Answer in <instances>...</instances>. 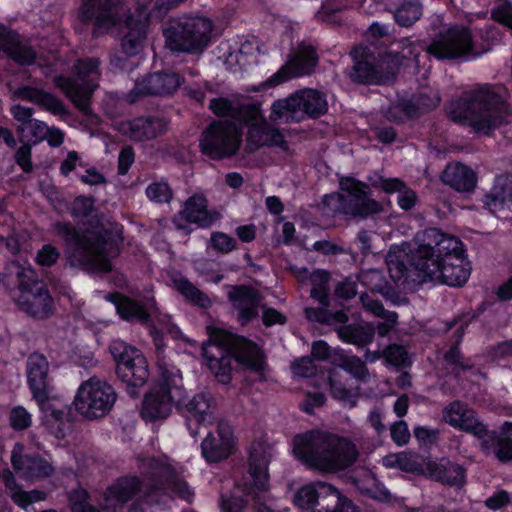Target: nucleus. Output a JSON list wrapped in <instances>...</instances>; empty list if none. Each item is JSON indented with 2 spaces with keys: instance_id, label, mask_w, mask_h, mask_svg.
Wrapping results in <instances>:
<instances>
[{
  "instance_id": "obj_34",
  "label": "nucleus",
  "mask_w": 512,
  "mask_h": 512,
  "mask_svg": "<svg viewBox=\"0 0 512 512\" xmlns=\"http://www.w3.org/2000/svg\"><path fill=\"white\" fill-rule=\"evenodd\" d=\"M0 477L13 502L25 511H29V507L33 503L43 501L46 498V494L43 491L32 490L27 492L22 490L17 485L13 473L8 469L3 470Z\"/></svg>"
},
{
  "instance_id": "obj_47",
  "label": "nucleus",
  "mask_w": 512,
  "mask_h": 512,
  "mask_svg": "<svg viewBox=\"0 0 512 512\" xmlns=\"http://www.w3.org/2000/svg\"><path fill=\"white\" fill-rule=\"evenodd\" d=\"M312 284L311 296L317 299L321 304H327V284L329 274L324 270H316L309 275Z\"/></svg>"
},
{
  "instance_id": "obj_19",
  "label": "nucleus",
  "mask_w": 512,
  "mask_h": 512,
  "mask_svg": "<svg viewBox=\"0 0 512 512\" xmlns=\"http://www.w3.org/2000/svg\"><path fill=\"white\" fill-rule=\"evenodd\" d=\"M241 142V132L235 123L227 120L212 123L203 133L202 152L212 159H221L236 153Z\"/></svg>"
},
{
  "instance_id": "obj_59",
  "label": "nucleus",
  "mask_w": 512,
  "mask_h": 512,
  "mask_svg": "<svg viewBox=\"0 0 512 512\" xmlns=\"http://www.w3.org/2000/svg\"><path fill=\"white\" fill-rule=\"evenodd\" d=\"M150 333L153 337L154 344L156 346V350H157L158 354H160L161 349L164 346V341H163L164 333H169L174 336H177L179 334V331L176 327L172 326L170 323H164L161 325L160 328H157V327L152 328Z\"/></svg>"
},
{
  "instance_id": "obj_58",
  "label": "nucleus",
  "mask_w": 512,
  "mask_h": 512,
  "mask_svg": "<svg viewBox=\"0 0 512 512\" xmlns=\"http://www.w3.org/2000/svg\"><path fill=\"white\" fill-rule=\"evenodd\" d=\"M399 456L404 457H401V459L399 460L398 469H401L406 472L421 471L423 473L425 465L422 466L420 464L417 455L408 452H399Z\"/></svg>"
},
{
  "instance_id": "obj_10",
  "label": "nucleus",
  "mask_w": 512,
  "mask_h": 512,
  "mask_svg": "<svg viewBox=\"0 0 512 512\" xmlns=\"http://www.w3.org/2000/svg\"><path fill=\"white\" fill-rule=\"evenodd\" d=\"M163 33L172 51L199 53L210 44L214 24L205 16L184 15L171 20Z\"/></svg>"
},
{
  "instance_id": "obj_16",
  "label": "nucleus",
  "mask_w": 512,
  "mask_h": 512,
  "mask_svg": "<svg viewBox=\"0 0 512 512\" xmlns=\"http://www.w3.org/2000/svg\"><path fill=\"white\" fill-rule=\"evenodd\" d=\"M116 362V372L129 386L139 387L149 378L148 363L143 353L120 339L113 340L109 346Z\"/></svg>"
},
{
  "instance_id": "obj_44",
  "label": "nucleus",
  "mask_w": 512,
  "mask_h": 512,
  "mask_svg": "<svg viewBox=\"0 0 512 512\" xmlns=\"http://www.w3.org/2000/svg\"><path fill=\"white\" fill-rule=\"evenodd\" d=\"M18 95L23 100L34 102L54 112L62 108L61 102L55 96L42 90L24 87L19 89Z\"/></svg>"
},
{
  "instance_id": "obj_9",
  "label": "nucleus",
  "mask_w": 512,
  "mask_h": 512,
  "mask_svg": "<svg viewBox=\"0 0 512 512\" xmlns=\"http://www.w3.org/2000/svg\"><path fill=\"white\" fill-rule=\"evenodd\" d=\"M158 367L161 382L145 396L141 409V416L147 421L168 417L172 406L181 403L184 394L180 371L162 359H159Z\"/></svg>"
},
{
  "instance_id": "obj_36",
  "label": "nucleus",
  "mask_w": 512,
  "mask_h": 512,
  "mask_svg": "<svg viewBox=\"0 0 512 512\" xmlns=\"http://www.w3.org/2000/svg\"><path fill=\"white\" fill-rule=\"evenodd\" d=\"M297 98L298 115L303 119L305 116L315 117L327 110L325 97L313 89H306L295 93Z\"/></svg>"
},
{
  "instance_id": "obj_35",
  "label": "nucleus",
  "mask_w": 512,
  "mask_h": 512,
  "mask_svg": "<svg viewBox=\"0 0 512 512\" xmlns=\"http://www.w3.org/2000/svg\"><path fill=\"white\" fill-rule=\"evenodd\" d=\"M443 181L459 192L472 191L476 185L475 172L461 163L450 164L443 172Z\"/></svg>"
},
{
  "instance_id": "obj_57",
  "label": "nucleus",
  "mask_w": 512,
  "mask_h": 512,
  "mask_svg": "<svg viewBox=\"0 0 512 512\" xmlns=\"http://www.w3.org/2000/svg\"><path fill=\"white\" fill-rule=\"evenodd\" d=\"M398 47H401V51H398V49H391L390 53L388 54L392 56L391 59H394V63L397 65V69L401 65V59H416L418 55V49L416 45L412 44L409 40H403L400 44H398Z\"/></svg>"
},
{
  "instance_id": "obj_48",
  "label": "nucleus",
  "mask_w": 512,
  "mask_h": 512,
  "mask_svg": "<svg viewBox=\"0 0 512 512\" xmlns=\"http://www.w3.org/2000/svg\"><path fill=\"white\" fill-rule=\"evenodd\" d=\"M422 15V7L417 2H405L401 4L396 12L395 19L402 26H410Z\"/></svg>"
},
{
  "instance_id": "obj_14",
  "label": "nucleus",
  "mask_w": 512,
  "mask_h": 512,
  "mask_svg": "<svg viewBox=\"0 0 512 512\" xmlns=\"http://www.w3.org/2000/svg\"><path fill=\"white\" fill-rule=\"evenodd\" d=\"M340 188L346 195L333 193L324 198V204L333 212L366 215L379 211V204L367 196V186L354 178H341Z\"/></svg>"
},
{
  "instance_id": "obj_30",
  "label": "nucleus",
  "mask_w": 512,
  "mask_h": 512,
  "mask_svg": "<svg viewBox=\"0 0 512 512\" xmlns=\"http://www.w3.org/2000/svg\"><path fill=\"white\" fill-rule=\"evenodd\" d=\"M484 207L496 213L512 205V175L496 178L491 191L483 198Z\"/></svg>"
},
{
  "instance_id": "obj_5",
  "label": "nucleus",
  "mask_w": 512,
  "mask_h": 512,
  "mask_svg": "<svg viewBox=\"0 0 512 512\" xmlns=\"http://www.w3.org/2000/svg\"><path fill=\"white\" fill-rule=\"evenodd\" d=\"M292 451L303 463L323 472L346 469L358 457V451L351 441L320 431L296 435Z\"/></svg>"
},
{
  "instance_id": "obj_60",
  "label": "nucleus",
  "mask_w": 512,
  "mask_h": 512,
  "mask_svg": "<svg viewBox=\"0 0 512 512\" xmlns=\"http://www.w3.org/2000/svg\"><path fill=\"white\" fill-rule=\"evenodd\" d=\"M60 252L51 244H46L37 253V263L42 266H51L57 262Z\"/></svg>"
},
{
  "instance_id": "obj_49",
  "label": "nucleus",
  "mask_w": 512,
  "mask_h": 512,
  "mask_svg": "<svg viewBox=\"0 0 512 512\" xmlns=\"http://www.w3.org/2000/svg\"><path fill=\"white\" fill-rule=\"evenodd\" d=\"M330 388L332 396L339 400L344 406L354 407L359 398L358 388H346L333 379H330Z\"/></svg>"
},
{
  "instance_id": "obj_33",
  "label": "nucleus",
  "mask_w": 512,
  "mask_h": 512,
  "mask_svg": "<svg viewBox=\"0 0 512 512\" xmlns=\"http://www.w3.org/2000/svg\"><path fill=\"white\" fill-rule=\"evenodd\" d=\"M180 217L200 227H208L218 219V214L207 209V200L202 195H193L186 202Z\"/></svg>"
},
{
  "instance_id": "obj_6",
  "label": "nucleus",
  "mask_w": 512,
  "mask_h": 512,
  "mask_svg": "<svg viewBox=\"0 0 512 512\" xmlns=\"http://www.w3.org/2000/svg\"><path fill=\"white\" fill-rule=\"evenodd\" d=\"M447 112L458 123L471 126L476 132L489 134L507 117L504 98L499 89L481 85L452 101Z\"/></svg>"
},
{
  "instance_id": "obj_37",
  "label": "nucleus",
  "mask_w": 512,
  "mask_h": 512,
  "mask_svg": "<svg viewBox=\"0 0 512 512\" xmlns=\"http://www.w3.org/2000/svg\"><path fill=\"white\" fill-rule=\"evenodd\" d=\"M440 103L438 93L431 89L425 88L411 101L401 105L404 116L414 117L418 113L429 111L437 107Z\"/></svg>"
},
{
  "instance_id": "obj_56",
  "label": "nucleus",
  "mask_w": 512,
  "mask_h": 512,
  "mask_svg": "<svg viewBox=\"0 0 512 512\" xmlns=\"http://www.w3.org/2000/svg\"><path fill=\"white\" fill-rule=\"evenodd\" d=\"M360 281L371 291V294L368 295L373 299H375V292L383 293L382 275L378 270H368L362 272L360 275Z\"/></svg>"
},
{
  "instance_id": "obj_20",
  "label": "nucleus",
  "mask_w": 512,
  "mask_h": 512,
  "mask_svg": "<svg viewBox=\"0 0 512 512\" xmlns=\"http://www.w3.org/2000/svg\"><path fill=\"white\" fill-rule=\"evenodd\" d=\"M237 120L249 127L248 142L253 147L264 145L281 146L283 136L278 129L270 127L260 110L259 104L243 106L238 113Z\"/></svg>"
},
{
  "instance_id": "obj_23",
  "label": "nucleus",
  "mask_w": 512,
  "mask_h": 512,
  "mask_svg": "<svg viewBox=\"0 0 512 512\" xmlns=\"http://www.w3.org/2000/svg\"><path fill=\"white\" fill-rule=\"evenodd\" d=\"M317 63V55L311 46H300L289 62L273 74L264 87L279 85L291 78L309 74Z\"/></svg>"
},
{
  "instance_id": "obj_8",
  "label": "nucleus",
  "mask_w": 512,
  "mask_h": 512,
  "mask_svg": "<svg viewBox=\"0 0 512 512\" xmlns=\"http://www.w3.org/2000/svg\"><path fill=\"white\" fill-rule=\"evenodd\" d=\"M27 378L33 398L40 407L43 424L56 438H63L69 426L67 410L59 401L49 398L48 361L43 355L32 354L29 357Z\"/></svg>"
},
{
  "instance_id": "obj_55",
  "label": "nucleus",
  "mask_w": 512,
  "mask_h": 512,
  "mask_svg": "<svg viewBox=\"0 0 512 512\" xmlns=\"http://www.w3.org/2000/svg\"><path fill=\"white\" fill-rule=\"evenodd\" d=\"M210 243L214 250L223 254H227L236 248V240L223 232L212 233Z\"/></svg>"
},
{
  "instance_id": "obj_50",
  "label": "nucleus",
  "mask_w": 512,
  "mask_h": 512,
  "mask_svg": "<svg viewBox=\"0 0 512 512\" xmlns=\"http://www.w3.org/2000/svg\"><path fill=\"white\" fill-rule=\"evenodd\" d=\"M148 199L155 203H168L172 198V190L165 181H155L146 188Z\"/></svg>"
},
{
  "instance_id": "obj_31",
  "label": "nucleus",
  "mask_w": 512,
  "mask_h": 512,
  "mask_svg": "<svg viewBox=\"0 0 512 512\" xmlns=\"http://www.w3.org/2000/svg\"><path fill=\"white\" fill-rule=\"evenodd\" d=\"M0 50L20 64H31L35 53L31 47L23 44L19 36L0 24Z\"/></svg>"
},
{
  "instance_id": "obj_61",
  "label": "nucleus",
  "mask_w": 512,
  "mask_h": 512,
  "mask_svg": "<svg viewBox=\"0 0 512 512\" xmlns=\"http://www.w3.org/2000/svg\"><path fill=\"white\" fill-rule=\"evenodd\" d=\"M391 437L398 446H403L408 443L410 439V432L408 425L405 421L395 422L391 426Z\"/></svg>"
},
{
  "instance_id": "obj_51",
  "label": "nucleus",
  "mask_w": 512,
  "mask_h": 512,
  "mask_svg": "<svg viewBox=\"0 0 512 512\" xmlns=\"http://www.w3.org/2000/svg\"><path fill=\"white\" fill-rule=\"evenodd\" d=\"M71 214L74 218L82 220L94 217V200L90 197H77L71 206Z\"/></svg>"
},
{
  "instance_id": "obj_54",
  "label": "nucleus",
  "mask_w": 512,
  "mask_h": 512,
  "mask_svg": "<svg viewBox=\"0 0 512 512\" xmlns=\"http://www.w3.org/2000/svg\"><path fill=\"white\" fill-rule=\"evenodd\" d=\"M370 182L373 187L380 188L387 194H399V192L406 186L405 183L398 178H385L382 176L370 178Z\"/></svg>"
},
{
  "instance_id": "obj_12",
  "label": "nucleus",
  "mask_w": 512,
  "mask_h": 512,
  "mask_svg": "<svg viewBox=\"0 0 512 512\" xmlns=\"http://www.w3.org/2000/svg\"><path fill=\"white\" fill-rule=\"evenodd\" d=\"M15 274L19 283V295L16 303L27 314L44 318L53 310V300L45 286L35 280L34 270L28 266L23 267L13 263L9 268Z\"/></svg>"
},
{
  "instance_id": "obj_11",
  "label": "nucleus",
  "mask_w": 512,
  "mask_h": 512,
  "mask_svg": "<svg viewBox=\"0 0 512 512\" xmlns=\"http://www.w3.org/2000/svg\"><path fill=\"white\" fill-rule=\"evenodd\" d=\"M293 503L304 512H356L353 503L325 482H312L300 487Z\"/></svg>"
},
{
  "instance_id": "obj_52",
  "label": "nucleus",
  "mask_w": 512,
  "mask_h": 512,
  "mask_svg": "<svg viewBox=\"0 0 512 512\" xmlns=\"http://www.w3.org/2000/svg\"><path fill=\"white\" fill-rule=\"evenodd\" d=\"M9 421L14 430H24L32 424V415L23 406H15L10 411Z\"/></svg>"
},
{
  "instance_id": "obj_38",
  "label": "nucleus",
  "mask_w": 512,
  "mask_h": 512,
  "mask_svg": "<svg viewBox=\"0 0 512 512\" xmlns=\"http://www.w3.org/2000/svg\"><path fill=\"white\" fill-rule=\"evenodd\" d=\"M361 302L366 311L385 320L377 325L376 330L380 336H386L396 324L397 314L386 311L378 299L369 295H361Z\"/></svg>"
},
{
  "instance_id": "obj_24",
  "label": "nucleus",
  "mask_w": 512,
  "mask_h": 512,
  "mask_svg": "<svg viewBox=\"0 0 512 512\" xmlns=\"http://www.w3.org/2000/svg\"><path fill=\"white\" fill-rule=\"evenodd\" d=\"M168 122L157 116H141L119 123L120 133L133 141H149L163 135Z\"/></svg>"
},
{
  "instance_id": "obj_1",
  "label": "nucleus",
  "mask_w": 512,
  "mask_h": 512,
  "mask_svg": "<svg viewBox=\"0 0 512 512\" xmlns=\"http://www.w3.org/2000/svg\"><path fill=\"white\" fill-rule=\"evenodd\" d=\"M386 263L395 282L414 269L423 281L461 287L468 281L471 272L462 242L435 228L418 233L412 242L391 247Z\"/></svg>"
},
{
  "instance_id": "obj_4",
  "label": "nucleus",
  "mask_w": 512,
  "mask_h": 512,
  "mask_svg": "<svg viewBox=\"0 0 512 512\" xmlns=\"http://www.w3.org/2000/svg\"><path fill=\"white\" fill-rule=\"evenodd\" d=\"M203 357L208 368L223 384L230 381L231 362H237L263 378L264 362L260 349L251 341L221 329H212L203 345Z\"/></svg>"
},
{
  "instance_id": "obj_17",
  "label": "nucleus",
  "mask_w": 512,
  "mask_h": 512,
  "mask_svg": "<svg viewBox=\"0 0 512 512\" xmlns=\"http://www.w3.org/2000/svg\"><path fill=\"white\" fill-rule=\"evenodd\" d=\"M355 64L351 72L354 81L366 84L390 83L397 73V65L391 55L383 56L376 64L367 47H357L351 53Z\"/></svg>"
},
{
  "instance_id": "obj_25",
  "label": "nucleus",
  "mask_w": 512,
  "mask_h": 512,
  "mask_svg": "<svg viewBox=\"0 0 512 512\" xmlns=\"http://www.w3.org/2000/svg\"><path fill=\"white\" fill-rule=\"evenodd\" d=\"M442 418L450 426L484 438L487 434L485 425L478 421L475 412L466 404L454 401L447 405L442 412Z\"/></svg>"
},
{
  "instance_id": "obj_13",
  "label": "nucleus",
  "mask_w": 512,
  "mask_h": 512,
  "mask_svg": "<svg viewBox=\"0 0 512 512\" xmlns=\"http://www.w3.org/2000/svg\"><path fill=\"white\" fill-rule=\"evenodd\" d=\"M116 399V392L108 382L91 377L79 386L74 406L82 417L97 419L109 413Z\"/></svg>"
},
{
  "instance_id": "obj_7",
  "label": "nucleus",
  "mask_w": 512,
  "mask_h": 512,
  "mask_svg": "<svg viewBox=\"0 0 512 512\" xmlns=\"http://www.w3.org/2000/svg\"><path fill=\"white\" fill-rule=\"evenodd\" d=\"M56 233L65 239L67 257L72 266L91 271L108 272L111 258L118 253V246L110 234L89 231L79 234L70 224H55Z\"/></svg>"
},
{
  "instance_id": "obj_22",
  "label": "nucleus",
  "mask_w": 512,
  "mask_h": 512,
  "mask_svg": "<svg viewBox=\"0 0 512 512\" xmlns=\"http://www.w3.org/2000/svg\"><path fill=\"white\" fill-rule=\"evenodd\" d=\"M11 464L17 474L27 481L44 479L54 471L45 458L25 453V448L20 443H16L11 451Z\"/></svg>"
},
{
  "instance_id": "obj_21",
  "label": "nucleus",
  "mask_w": 512,
  "mask_h": 512,
  "mask_svg": "<svg viewBox=\"0 0 512 512\" xmlns=\"http://www.w3.org/2000/svg\"><path fill=\"white\" fill-rule=\"evenodd\" d=\"M177 408L185 417L187 428L193 437L199 434L201 426L210 425L217 419L216 403L209 392H200L187 401L184 393Z\"/></svg>"
},
{
  "instance_id": "obj_41",
  "label": "nucleus",
  "mask_w": 512,
  "mask_h": 512,
  "mask_svg": "<svg viewBox=\"0 0 512 512\" xmlns=\"http://www.w3.org/2000/svg\"><path fill=\"white\" fill-rule=\"evenodd\" d=\"M174 288L187 300L201 307L210 305V300L181 274L171 276Z\"/></svg>"
},
{
  "instance_id": "obj_64",
  "label": "nucleus",
  "mask_w": 512,
  "mask_h": 512,
  "mask_svg": "<svg viewBox=\"0 0 512 512\" xmlns=\"http://www.w3.org/2000/svg\"><path fill=\"white\" fill-rule=\"evenodd\" d=\"M243 507V500L235 493L222 499L221 508L223 512H242Z\"/></svg>"
},
{
  "instance_id": "obj_26",
  "label": "nucleus",
  "mask_w": 512,
  "mask_h": 512,
  "mask_svg": "<svg viewBox=\"0 0 512 512\" xmlns=\"http://www.w3.org/2000/svg\"><path fill=\"white\" fill-rule=\"evenodd\" d=\"M202 455L208 462H219L231 455L234 448V436L229 426L218 425L215 432L209 433L203 440Z\"/></svg>"
},
{
  "instance_id": "obj_29",
  "label": "nucleus",
  "mask_w": 512,
  "mask_h": 512,
  "mask_svg": "<svg viewBox=\"0 0 512 512\" xmlns=\"http://www.w3.org/2000/svg\"><path fill=\"white\" fill-rule=\"evenodd\" d=\"M181 84L175 73H154L137 81L135 91L140 95H167L175 92Z\"/></svg>"
},
{
  "instance_id": "obj_39",
  "label": "nucleus",
  "mask_w": 512,
  "mask_h": 512,
  "mask_svg": "<svg viewBox=\"0 0 512 512\" xmlns=\"http://www.w3.org/2000/svg\"><path fill=\"white\" fill-rule=\"evenodd\" d=\"M295 93L288 98L275 101L271 107L270 119L276 123H288L301 120Z\"/></svg>"
},
{
  "instance_id": "obj_63",
  "label": "nucleus",
  "mask_w": 512,
  "mask_h": 512,
  "mask_svg": "<svg viewBox=\"0 0 512 512\" xmlns=\"http://www.w3.org/2000/svg\"><path fill=\"white\" fill-rule=\"evenodd\" d=\"M292 372L298 377H310L315 373V365L309 357H302L292 365Z\"/></svg>"
},
{
  "instance_id": "obj_18",
  "label": "nucleus",
  "mask_w": 512,
  "mask_h": 512,
  "mask_svg": "<svg viewBox=\"0 0 512 512\" xmlns=\"http://www.w3.org/2000/svg\"><path fill=\"white\" fill-rule=\"evenodd\" d=\"M98 60L89 58L78 61L76 78L58 77L57 86L81 109L87 110L89 98L98 85Z\"/></svg>"
},
{
  "instance_id": "obj_2",
  "label": "nucleus",
  "mask_w": 512,
  "mask_h": 512,
  "mask_svg": "<svg viewBox=\"0 0 512 512\" xmlns=\"http://www.w3.org/2000/svg\"><path fill=\"white\" fill-rule=\"evenodd\" d=\"M183 0H139L136 11L126 16L125 6L116 0H85L80 11L83 20L95 19L97 33H113L120 48L111 57V64L126 69L125 60L144 48L149 19L163 15Z\"/></svg>"
},
{
  "instance_id": "obj_53",
  "label": "nucleus",
  "mask_w": 512,
  "mask_h": 512,
  "mask_svg": "<svg viewBox=\"0 0 512 512\" xmlns=\"http://www.w3.org/2000/svg\"><path fill=\"white\" fill-rule=\"evenodd\" d=\"M386 361L396 367H405L410 363L406 350L399 345H391L384 351Z\"/></svg>"
},
{
  "instance_id": "obj_42",
  "label": "nucleus",
  "mask_w": 512,
  "mask_h": 512,
  "mask_svg": "<svg viewBox=\"0 0 512 512\" xmlns=\"http://www.w3.org/2000/svg\"><path fill=\"white\" fill-rule=\"evenodd\" d=\"M338 335L345 342L362 346L373 340L374 327L370 324L345 325L339 328Z\"/></svg>"
},
{
  "instance_id": "obj_3",
  "label": "nucleus",
  "mask_w": 512,
  "mask_h": 512,
  "mask_svg": "<svg viewBox=\"0 0 512 512\" xmlns=\"http://www.w3.org/2000/svg\"><path fill=\"white\" fill-rule=\"evenodd\" d=\"M141 469L146 475L145 482L141 483L137 477L117 480L106 490L100 501L103 510L112 512L121 508L142 486H145V493L151 501H158L156 494L162 489L169 490L186 501H191L193 491L181 478L183 468L178 463L173 464L168 457L163 456L145 461Z\"/></svg>"
},
{
  "instance_id": "obj_46",
  "label": "nucleus",
  "mask_w": 512,
  "mask_h": 512,
  "mask_svg": "<svg viewBox=\"0 0 512 512\" xmlns=\"http://www.w3.org/2000/svg\"><path fill=\"white\" fill-rule=\"evenodd\" d=\"M19 130L23 140L35 144L45 139L49 127L42 121L32 119L27 124L20 125Z\"/></svg>"
},
{
  "instance_id": "obj_43",
  "label": "nucleus",
  "mask_w": 512,
  "mask_h": 512,
  "mask_svg": "<svg viewBox=\"0 0 512 512\" xmlns=\"http://www.w3.org/2000/svg\"><path fill=\"white\" fill-rule=\"evenodd\" d=\"M335 356L336 358L333 360V363L341 369L359 380H366L368 378L369 372L360 358L348 355L342 350L335 352Z\"/></svg>"
},
{
  "instance_id": "obj_27",
  "label": "nucleus",
  "mask_w": 512,
  "mask_h": 512,
  "mask_svg": "<svg viewBox=\"0 0 512 512\" xmlns=\"http://www.w3.org/2000/svg\"><path fill=\"white\" fill-rule=\"evenodd\" d=\"M268 459L261 444L253 445L249 454V473L253 487L246 491V497L258 499L259 492L268 488L269 476L267 472Z\"/></svg>"
},
{
  "instance_id": "obj_40",
  "label": "nucleus",
  "mask_w": 512,
  "mask_h": 512,
  "mask_svg": "<svg viewBox=\"0 0 512 512\" xmlns=\"http://www.w3.org/2000/svg\"><path fill=\"white\" fill-rule=\"evenodd\" d=\"M108 299L114 303L116 311L123 319L139 321L147 319L146 309L136 301L120 294L112 295Z\"/></svg>"
},
{
  "instance_id": "obj_45",
  "label": "nucleus",
  "mask_w": 512,
  "mask_h": 512,
  "mask_svg": "<svg viewBox=\"0 0 512 512\" xmlns=\"http://www.w3.org/2000/svg\"><path fill=\"white\" fill-rule=\"evenodd\" d=\"M482 439L485 444L491 442L493 451L501 462H507L512 459V439L503 435L490 434L488 431Z\"/></svg>"
},
{
  "instance_id": "obj_28",
  "label": "nucleus",
  "mask_w": 512,
  "mask_h": 512,
  "mask_svg": "<svg viewBox=\"0 0 512 512\" xmlns=\"http://www.w3.org/2000/svg\"><path fill=\"white\" fill-rule=\"evenodd\" d=\"M229 300L238 313V320L245 325L257 317L261 298L252 288L235 286L228 292Z\"/></svg>"
},
{
  "instance_id": "obj_15",
  "label": "nucleus",
  "mask_w": 512,
  "mask_h": 512,
  "mask_svg": "<svg viewBox=\"0 0 512 512\" xmlns=\"http://www.w3.org/2000/svg\"><path fill=\"white\" fill-rule=\"evenodd\" d=\"M489 47L478 48L471 32L467 28L453 27L445 34L440 35L427 48V52L438 59L455 58H476L486 51Z\"/></svg>"
},
{
  "instance_id": "obj_32",
  "label": "nucleus",
  "mask_w": 512,
  "mask_h": 512,
  "mask_svg": "<svg viewBox=\"0 0 512 512\" xmlns=\"http://www.w3.org/2000/svg\"><path fill=\"white\" fill-rule=\"evenodd\" d=\"M423 473L442 483L460 485L464 481V470L448 460L427 461Z\"/></svg>"
},
{
  "instance_id": "obj_62",
  "label": "nucleus",
  "mask_w": 512,
  "mask_h": 512,
  "mask_svg": "<svg viewBox=\"0 0 512 512\" xmlns=\"http://www.w3.org/2000/svg\"><path fill=\"white\" fill-rule=\"evenodd\" d=\"M492 17L512 29V4L507 1L499 4L492 11Z\"/></svg>"
}]
</instances>
